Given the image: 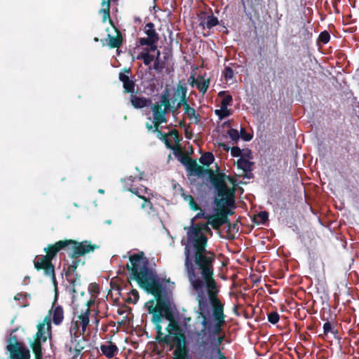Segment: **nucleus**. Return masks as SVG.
Wrapping results in <instances>:
<instances>
[{
  "mask_svg": "<svg viewBox=\"0 0 359 359\" xmlns=\"http://www.w3.org/2000/svg\"><path fill=\"white\" fill-rule=\"evenodd\" d=\"M210 224H194L187 229V243L184 247V266L193 290H201L204 285L217 284L214 278V263L216 254L208 250V238L212 236Z\"/></svg>",
  "mask_w": 359,
  "mask_h": 359,
  "instance_id": "obj_1",
  "label": "nucleus"
},
{
  "mask_svg": "<svg viewBox=\"0 0 359 359\" xmlns=\"http://www.w3.org/2000/svg\"><path fill=\"white\" fill-rule=\"evenodd\" d=\"M194 290L197 293L196 300L199 310L197 319L202 318L201 324L203 327L196 334L198 337L203 335L198 343V347L204 351L207 346L210 344L219 359L221 353H223L219 346L224 339V336L219 334L226 325V315L224 304L218 297L219 287L216 284L204 285L201 290Z\"/></svg>",
  "mask_w": 359,
  "mask_h": 359,
  "instance_id": "obj_2",
  "label": "nucleus"
},
{
  "mask_svg": "<svg viewBox=\"0 0 359 359\" xmlns=\"http://www.w3.org/2000/svg\"><path fill=\"white\" fill-rule=\"evenodd\" d=\"M130 263L126 269L130 272V278L135 280L139 286L147 293L154 295L157 301L154 308H149L152 316L158 315L160 318L165 317L167 320L174 319L167 302L161 299L163 284L161 279L149 266V260L143 252L133 254L129 257Z\"/></svg>",
  "mask_w": 359,
  "mask_h": 359,
  "instance_id": "obj_3",
  "label": "nucleus"
},
{
  "mask_svg": "<svg viewBox=\"0 0 359 359\" xmlns=\"http://www.w3.org/2000/svg\"><path fill=\"white\" fill-rule=\"evenodd\" d=\"M180 162L187 167L190 175L198 177L208 175L210 182L216 191L217 197L214 199V204L217 207L235 203V189H230L227 186L225 182L226 177H227L226 174L219 172L215 174L213 170L204 168L198 165L196 160L189 156H182Z\"/></svg>",
  "mask_w": 359,
  "mask_h": 359,
  "instance_id": "obj_4",
  "label": "nucleus"
},
{
  "mask_svg": "<svg viewBox=\"0 0 359 359\" xmlns=\"http://www.w3.org/2000/svg\"><path fill=\"white\" fill-rule=\"evenodd\" d=\"M161 320L158 315L152 316L151 322L155 325L157 332L156 340L160 344L170 346V349L175 348L173 359H189V349L186 335L179 323L175 319L168 320L170 323L166 327L168 334H164L161 325Z\"/></svg>",
  "mask_w": 359,
  "mask_h": 359,
  "instance_id": "obj_5",
  "label": "nucleus"
},
{
  "mask_svg": "<svg viewBox=\"0 0 359 359\" xmlns=\"http://www.w3.org/2000/svg\"><path fill=\"white\" fill-rule=\"evenodd\" d=\"M64 242H66L67 244L62 248V251L60 252L61 254H63L64 252H67L72 261L66 262V260H65L63 271L70 285L74 288L76 285L79 284L81 278V275L76 271L79 264L81 262L79 257L93 252L99 246L92 244L90 241L87 240L81 242L73 239L61 240V243Z\"/></svg>",
  "mask_w": 359,
  "mask_h": 359,
  "instance_id": "obj_6",
  "label": "nucleus"
},
{
  "mask_svg": "<svg viewBox=\"0 0 359 359\" xmlns=\"http://www.w3.org/2000/svg\"><path fill=\"white\" fill-rule=\"evenodd\" d=\"M66 242L61 243V240L53 244H49L43 249L45 255L41 257L36 256L34 261V268L37 271L43 270L44 275L50 277L55 282V266L52 263L57 255L62 251V248L66 246Z\"/></svg>",
  "mask_w": 359,
  "mask_h": 359,
  "instance_id": "obj_7",
  "label": "nucleus"
},
{
  "mask_svg": "<svg viewBox=\"0 0 359 359\" xmlns=\"http://www.w3.org/2000/svg\"><path fill=\"white\" fill-rule=\"evenodd\" d=\"M6 342V350L9 353V359H30L29 350L22 342L18 341L15 335L11 334Z\"/></svg>",
  "mask_w": 359,
  "mask_h": 359,
  "instance_id": "obj_8",
  "label": "nucleus"
},
{
  "mask_svg": "<svg viewBox=\"0 0 359 359\" xmlns=\"http://www.w3.org/2000/svg\"><path fill=\"white\" fill-rule=\"evenodd\" d=\"M111 27L115 30L116 36H111V34H108L107 38L105 40H102V46L105 45L104 41H107V45L109 47V48H119L123 44L122 34L114 24V26Z\"/></svg>",
  "mask_w": 359,
  "mask_h": 359,
  "instance_id": "obj_9",
  "label": "nucleus"
},
{
  "mask_svg": "<svg viewBox=\"0 0 359 359\" xmlns=\"http://www.w3.org/2000/svg\"><path fill=\"white\" fill-rule=\"evenodd\" d=\"M208 217V224H210L215 230L219 229L223 224L229 223V217H226V214L224 212H219V210L215 215H210V217Z\"/></svg>",
  "mask_w": 359,
  "mask_h": 359,
  "instance_id": "obj_10",
  "label": "nucleus"
},
{
  "mask_svg": "<svg viewBox=\"0 0 359 359\" xmlns=\"http://www.w3.org/2000/svg\"><path fill=\"white\" fill-rule=\"evenodd\" d=\"M119 80L123 83V87L124 88V93H134L135 83V81L130 79L128 75L124 73H119Z\"/></svg>",
  "mask_w": 359,
  "mask_h": 359,
  "instance_id": "obj_11",
  "label": "nucleus"
},
{
  "mask_svg": "<svg viewBox=\"0 0 359 359\" xmlns=\"http://www.w3.org/2000/svg\"><path fill=\"white\" fill-rule=\"evenodd\" d=\"M110 3L111 0H102V8L99 13L102 15V22H105L107 20L111 26H114V22L110 18Z\"/></svg>",
  "mask_w": 359,
  "mask_h": 359,
  "instance_id": "obj_12",
  "label": "nucleus"
},
{
  "mask_svg": "<svg viewBox=\"0 0 359 359\" xmlns=\"http://www.w3.org/2000/svg\"><path fill=\"white\" fill-rule=\"evenodd\" d=\"M130 102L134 108L142 109L148 106V104L151 102V100L144 97H138L132 93L130 95Z\"/></svg>",
  "mask_w": 359,
  "mask_h": 359,
  "instance_id": "obj_13",
  "label": "nucleus"
},
{
  "mask_svg": "<svg viewBox=\"0 0 359 359\" xmlns=\"http://www.w3.org/2000/svg\"><path fill=\"white\" fill-rule=\"evenodd\" d=\"M100 350L107 358H113L118 353V347L111 341H109L107 345H101Z\"/></svg>",
  "mask_w": 359,
  "mask_h": 359,
  "instance_id": "obj_14",
  "label": "nucleus"
},
{
  "mask_svg": "<svg viewBox=\"0 0 359 359\" xmlns=\"http://www.w3.org/2000/svg\"><path fill=\"white\" fill-rule=\"evenodd\" d=\"M233 100L232 96L231 95H226L221 102V108L223 111H225L224 114H219L220 111L219 109L215 110V114L218 115L220 119H222L224 117L229 116V110L227 107L231 103Z\"/></svg>",
  "mask_w": 359,
  "mask_h": 359,
  "instance_id": "obj_15",
  "label": "nucleus"
},
{
  "mask_svg": "<svg viewBox=\"0 0 359 359\" xmlns=\"http://www.w3.org/2000/svg\"><path fill=\"white\" fill-rule=\"evenodd\" d=\"M151 109L153 111L154 119L156 118V120L167 121L165 114L168 111L163 109L162 107L158 105V102H156L152 106Z\"/></svg>",
  "mask_w": 359,
  "mask_h": 359,
  "instance_id": "obj_16",
  "label": "nucleus"
},
{
  "mask_svg": "<svg viewBox=\"0 0 359 359\" xmlns=\"http://www.w3.org/2000/svg\"><path fill=\"white\" fill-rule=\"evenodd\" d=\"M177 98L170 100L169 99V91L166 90L164 93L161 95V102H158V105L161 107L163 106V109L165 110H169L170 109V104H175Z\"/></svg>",
  "mask_w": 359,
  "mask_h": 359,
  "instance_id": "obj_17",
  "label": "nucleus"
},
{
  "mask_svg": "<svg viewBox=\"0 0 359 359\" xmlns=\"http://www.w3.org/2000/svg\"><path fill=\"white\" fill-rule=\"evenodd\" d=\"M90 315V310L88 309H86L83 313L78 316V318L79 320L80 325L81 326L83 332H84L86 330V327L89 325Z\"/></svg>",
  "mask_w": 359,
  "mask_h": 359,
  "instance_id": "obj_18",
  "label": "nucleus"
},
{
  "mask_svg": "<svg viewBox=\"0 0 359 359\" xmlns=\"http://www.w3.org/2000/svg\"><path fill=\"white\" fill-rule=\"evenodd\" d=\"M144 32L147 35V37L155 41L158 42L159 36L158 33L154 29V25L152 22H148L146 24L144 27Z\"/></svg>",
  "mask_w": 359,
  "mask_h": 359,
  "instance_id": "obj_19",
  "label": "nucleus"
},
{
  "mask_svg": "<svg viewBox=\"0 0 359 359\" xmlns=\"http://www.w3.org/2000/svg\"><path fill=\"white\" fill-rule=\"evenodd\" d=\"M64 319V311L61 306H55L53 312V322L55 325H59Z\"/></svg>",
  "mask_w": 359,
  "mask_h": 359,
  "instance_id": "obj_20",
  "label": "nucleus"
},
{
  "mask_svg": "<svg viewBox=\"0 0 359 359\" xmlns=\"http://www.w3.org/2000/svg\"><path fill=\"white\" fill-rule=\"evenodd\" d=\"M43 341L34 340L30 344V347L34 354L35 359H43L42 344Z\"/></svg>",
  "mask_w": 359,
  "mask_h": 359,
  "instance_id": "obj_21",
  "label": "nucleus"
},
{
  "mask_svg": "<svg viewBox=\"0 0 359 359\" xmlns=\"http://www.w3.org/2000/svg\"><path fill=\"white\" fill-rule=\"evenodd\" d=\"M137 60H142L143 62L145 65H149L151 62L154 60V56L150 55L149 53V49L147 48H144V51L140 53L137 56Z\"/></svg>",
  "mask_w": 359,
  "mask_h": 359,
  "instance_id": "obj_22",
  "label": "nucleus"
},
{
  "mask_svg": "<svg viewBox=\"0 0 359 359\" xmlns=\"http://www.w3.org/2000/svg\"><path fill=\"white\" fill-rule=\"evenodd\" d=\"M157 137L163 141L168 149L174 150L175 149V146L172 144L170 140L168 138V133H162L161 130L156 133Z\"/></svg>",
  "mask_w": 359,
  "mask_h": 359,
  "instance_id": "obj_23",
  "label": "nucleus"
},
{
  "mask_svg": "<svg viewBox=\"0 0 359 359\" xmlns=\"http://www.w3.org/2000/svg\"><path fill=\"white\" fill-rule=\"evenodd\" d=\"M253 163L243 158H241L237 161L238 168L243 170L244 172L250 171Z\"/></svg>",
  "mask_w": 359,
  "mask_h": 359,
  "instance_id": "obj_24",
  "label": "nucleus"
},
{
  "mask_svg": "<svg viewBox=\"0 0 359 359\" xmlns=\"http://www.w3.org/2000/svg\"><path fill=\"white\" fill-rule=\"evenodd\" d=\"M128 190L135 194L137 197H139L141 199H144L145 198H147L145 196H144V194H147V191H149L148 188L144 187V186H142L141 187H130L128 189Z\"/></svg>",
  "mask_w": 359,
  "mask_h": 359,
  "instance_id": "obj_25",
  "label": "nucleus"
},
{
  "mask_svg": "<svg viewBox=\"0 0 359 359\" xmlns=\"http://www.w3.org/2000/svg\"><path fill=\"white\" fill-rule=\"evenodd\" d=\"M141 208L145 210L149 215H154L156 213V210L154 207L149 198H145L143 199V203L141 204Z\"/></svg>",
  "mask_w": 359,
  "mask_h": 359,
  "instance_id": "obj_26",
  "label": "nucleus"
},
{
  "mask_svg": "<svg viewBox=\"0 0 359 359\" xmlns=\"http://www.w3.org/2000/svg\"><path fill=\"white\" fill-rule=\"evenodd\" d=\"M184 110V113L187 115L189 119H194V123L195 124H198L199 123L201 116L199 114L196 113V110L193 107L189 106L186 107Z\"/></svg>",
  "mask_w": 359,
  "mask_h": 359,
  "instance_id": "obj_27",
  "label": "nucleus"
},
{
  "mask_svg": "<svg viewBox=\"0 0 359 359\" xmlns=\"http://www.w3.org/2000/svg\"><path fill=\"white\" fill-rule=\"evenodd\" d=\"M215 160L214 155L211 152H205L199 158V161L204 166L208 167L211 165Z\"/></svg>",
  "mask_w": 359,
  "mask_h": 359,
  "instance_id": "obj_28",
  "label": "nucleus"
},
{
  "mask_svg": "<svg viewBox=\"0 0 359 359\" xmlns=\"http://www.w3.org/2000/svg\"><path fill=\"white\" fill-rule=\"evenodd\" d=\"M166 123H167V121L156 120V119H154L153 125L149 123H147L146 128L149 131L156 133L160 131L159 127H160L161 124Z\"/></svg>",
  "mask_w": 359,
  "mask_h": 359,
  "instance_id": "obj_29",
  "label": "nucleus"
},
{
  "mask_svg": "<svg viewBox=\"0 0 359 359\" xmlns=\"http://www.w3.org/2000/svg\"><path fill=\"white\" fill-rule=\"evenodd\" d=\"M160 50H157L156 57L155 58L153 69L157 72H161L165 67V63L164 61H161L160 59Z\"/></svg>",
  "mask_w": 359,
  "mask_h": 359,
  "instance_id": "obj_30",
  "label": "nucleus"
},
{
  "mask_svg": "<svg viewBox=\"0 0 359 359\" xmlns=\"http://www.w3.org/2000/svg\"><path fill=\"white\" fill-rule=\"evenodd\" d=\"M198 79H202V81H198V83H197V88L200 92L204 94L206 93L209 87L210 79H205L201 76H198Z\"/></svg>",
  "mask_w": 359,
  "mask_h": 359,
  "instance_id": "obj_31",
  "label": "nucleus"
},
{
  "mask_svg": "<svg viewBox=\"0 0 359 359\" xmlns=\"http://www.w3.org/2000/svg\"><path fill=\"white\" fill-rule=\"evenodd\" d=\"M225 224L227 225V236L226 238L229 239V240H233L235 238V236L233 233H231V231H234L236 232H238V227L237 226L236 224H232L230 222V221L229 220V223H226Z\"/></svg>",
  "mask_w": 359,
  "mask_h": 359,
  "instance_id": "obj_32",
  "label": "nucleus"
},
{
  "mask_svg": "<svg viewBox=\"0 0 359 359\" xmlns=\"http://www.w3.org/2000/svg\"><path fill=\"white\" fill-rule=\"evenodd\" d=\"M129 294L130 296L126 299V302L129 304H135L139 299L138 291L135 289H133Z\"/></svg>",
  "mask_w": 359,
  "mask_h": 359,
  "instance_id": "obj_33",
  "label": "nucleus"
},
{
  "mask_svg": "<svg viewBox=\"0 0 359 359\" xmlns=\"http://www.w3.org/2000/svg\"><path fill=\"white\" fill-rule=\"evenodd\" d=\"M219 23L217 18L215 17L213 15H208L206 20V27L208 29H210L216 25H217Z\"/></svg>",
  "mask_w": 359,
  "mask_h": 359,
  "instance_id": "obj_34",
  "label": "nucleus"
},
{
  "mask_svg": "<svg viewBox=\"0 0 359 359\" xmlns=\"http://www.w3.org/2000/svg\"><path fill=\"white\" fill-rule=\"evenodd\" d=\"M268 321L271 324H276L280 319V316L277 311H273L267 315Z\"/></svg>",
  "mask_w": 359,
  "mask_h": 359,
  "instance_id": "obj_35",
  "label": "nucleus"
},
{
  "mask_svg": "<svg viewBox=\"0 0 359 359\" xmlns=\"http://www.w3.org/2000/svg\"><path fill=\"white\" fill-rule=\"evenodd\" d=\"M223 75L226 81H230L233 79L234 76L233 70L229 67H225L223 72Z\"/></svg>",
  "mask_w": 359,
  "mask_h": 359,
  "instance_id": "obj_36",
  "label": "nucleus"
},
{
  "mask_svg": "<svg viewBox=\"0 0 359 359\" xmlns=\"http://www.w3.org/2000/svg\"><path fill=\"white\" fill-rule=\"evenodd\" d=\"M227 134L229 137L231 139L232 141L237 142L240 138V135L238 131L236 129L231 128L227 131Z\"/></svg>",
  "mask_w": 359,
  "mask_h": 359,
  "instance_id": "obj_37",
  "label": "nucleus"
},
{
  "mask_svg": "<svg viewBox=\"0 0 359 359\" xmlns=\"http://www.w3.org/2000/svg\"><path fill=\"white\" fill-rule=\"evenodd\" d=\"M257 217L259 219L257 222V224H264L269 219V214L266 211L259 212Z\"/></svg>",
  "mask_w": 359,
  "mask_h": 359,
  "instance_id": "obj_38",
  "label": "nucleus"
},
{
  "mask_svg": "<svg viewBox=\"0 0 359 359\" xmlns=\"http://www.w3.org/2000/svg\"><path fill=\"white\" fill-rule=\"evenodd\" d=\"M187 88L185 86L182 85L181 81L179 82L175 91V95L177 96H182V95H187Z\"/></svg>",
  "mask_w": 359,
  "mask_h": 359,
  "instance_id": "obj_39",
  "label": "nucleus"
},
{
  "mask_svg": "<svg viewBox=\"0 0 359 359\" xmlns=\"http://www.w3.org/2000/svg\"><path fill=\"white\" fill-rule=\"evenodd\" d=\"M47 325V327L48 328H50V319L46 316L43 320V323H40L38 325H37V330H39V329L40 328L41 329V332H45V326Z\"/></svg>",
  "mask_w": 359,
  "mask_h": 359,
  "instance_id": "obj_40",
  "label": "nucleus"
},
{
  "mask_svg": "<svg viewBox=\"0 0 359 359\" xmlns=\"http://www.w3.org/2000/svg\"><path fill=\"white\" fill-rule=\"evenodd\" d=\"M187 198H189V206L191 210H193L194 211L201 210V207L195 201L194 198L192 196L189 195V196H187Z\"/></svg>",
  "mask_w": 359,
  "mask_h": 359,
  "instance_id": "obj_41",
  "label": "nucleus"
},
{
  "mask_svg": "<svg viewBox=\"0 0 359 359\" xmlns=\"http://www.w3.org/2000/svg\"><path fill=\"white\" fill-rule=\"evenodd\" d=\"M318 39L320 42L327 43L330 39V34L327 31L322 32L319 35Z\"/></svg>",
  "mask_w": 359,
  "mask_h": 359,
  "instance_id": "obj_42",
  "label": "nucleus"
},
{
  "mask_svg": "<svg viewBox=\"0 0 359 359\" xmlns=\"http://www.w3.org/2000/svg\"><path fill=\"white\" fill-rule=\"evenodd\" d=\"M329 333H334V328L332 327L331 323L329 321H327L323 325V334L325 335H327Z\"/></svg>",
  "mask_w": 359,
  "mask_h": 359,
  "instance_id": "obj_43",
  "label": "nucleus"
},
{
  "mask_svg": "<svg viewBox=\"0 0 359 359\" xmlns=\"http://www.w3.org/2000/svg\"><path fill=\"white\" fill-rule=\"evenodd\" d=\"M240 137L245 141H250L252 139V135L250 133H247L244 128H241V132L239 133Z\"/></svg>",
  "mask_w": 359,
  "mask_h": 359,
  "instance_id": "obj_44",
  "label": "nucleus"
},
{
  "mask_svg": "<svg viewBox=\"0 0 359 359\" xmlns=\"http://www.w3.org/2000/svg\"><path fill=\"white\" fill-rule=\"evenodd\" d=\"M34 340H39L43 342H46L47 340V337L45 335V332H41L40 328L34 335Z\"/></svg>",
  "mask_w": 359,
  "mask_h": 359,
  "instance_id": "obj_45",
  "label": "nucleus"
},
{
  "mask_svg": "<svg viewBox=\"0 0 359 359\" xmlns=\"http://www.w3.org/2000/svg\"><path fill=\"white\" fill-rule=\"evenodd\" d=\"M169 136L173 137L175 143L178 145L181 141L180 137L179 132L176 129H173L168 133Z\"/></svg>",
  "mask_w": 359,
  "mask_h": 359,
  "instance_id": "obj_46",
  "label": "nucleus"
},
{
  "mask_svg": "<svg viewBox=\"0 0 359 359\" xmlns=\"http://www.w3.org/2000/svg\"><path fill=\"white\" fill-rule=\"evenodd\" d=\"M178 104V107H181L182 106L184 107V109L189 107V104H188L187 102V95H182V96H180V101L177 102Z\"/></svg>",
  "mask_w": 359,
  "mask_h": 359,
  "instance_id": "obj_47",
  "label": "nucleus"
},
{
  "mask_svg": "<svg viewBox=\"0 0 359 359\" xmlns=\"http://www.w3.org/2000/svg\"><path fill=\"white\" fill-rule=\"evenodd\" d=\"M234 206V203H232L231 205H225L223 207H218L219 208V212H224L226 214V217H228L229 215H231L233 214V212L228 208V207Z\"/></svg>",
  "mask_w": 359,
  "mask_h": 359,
  "instance_id": "obj_48",
  "label": "nucleus"
},
{
  "mask_svg": "<svg viewBox=\"0 0 359 359\" xmlns=\"http://www.w3.org/2000/svg\"><path fill=\"white\" fill-rule=\"evenodd\" d=\"M139 42L141 46H147L149 45H152V43H156L155 41H154L153 40H151V39H149L148 37L140 38L139 39Z\"/></svg>",
  "mask_w": 359,
  "mask_h": 359,
  "instance_id": "obj_49",
  "label": "nucleus"
},
{
  "mask_svg": "<svg viewBox=\"0 0 359 359\" xmlns=\"http://www.w3.org/2000/svg\"><path fill=\"white\" fill-rule=\"evenodd\" d=\"M231 154L233 157H239L242 155V151L238 147H233L231 149Z\"/></svg>",
  "mask_w": 359,
  "mask_h": 359,
  "instance_id": "obj_50",
  "label": "nucleus"
},
{
  "mask_svg": "<svg viewBox=\"0 0 359 359\" xmlns=\"http://www.w3.org/2000/svg\"><path fill=\"white\" fill-rule=\"evenodd\" d=\"M199 210H200V212L196 214L195 217L196 218H203L208 221V219H209L208 217H210V215L205 214L204 212L202 211L201 209Z\"/></svg>",
  "mask_w": 359,
  "mask_h": 359,
  "instance_id": "obj_51",
  "label": "nucleus"
},
{
  "mask_svg": "<svg viewBox=\"0 0 359 359\" xmlns=\"http://www.w3.org/2000/svg\"><path fill=\"white\" fill-rule=\"evenodd\" d=\"M135 179V177H133V176H130V177H126L124 179V182L125 183L127 184V185H130L133 182H134V180Z\"/></svg>",
  "mask_w": 359,
  "mask_h": 359,
  "instance_id": "obj_52",
  "label": "nucleus"
},
{
  "mask_svg": "<svg viewBox=\"0 0 359 359\" xmlns=\"http://www.w3.org/2000/svg\"><path fill=\"white\" fill-rule=\"evenodd\" d=\"M189 128H186L184 130V134L186 138L191 140L192 138V132L189 130Z\"/></svg>",
  "mask_w": 359,
  "mask_h": 359,
  "instance_id": "obj_53",
  "label": "nucleus"
},
{
  "mask_svg": "<svg viewBox=\"0 0 359 359\" xmlns=\"http://www.w3.org/2000/svg\"><path fill=\"white\" fill-rule=\"evenodd\" d=\"M180 107H178V104H177L176 106L175 105H172L170 104V109H169L168 111H171L172 114H175L177 113V111H178V109H180Z\"/></svg>",
  "mask_w": 359,
  "mask_h": 359,
  "instance_id": "obj_54",
  "label": "nucleus"
},
{
  "mask_svg": "<svg viewBox=\"0 0 359 359\" xmlns=\"http://www.w3.org/2000/svg\"><path fill=\"white\" fill-rule=\"evenodd\" d=\"M95 303V300L94 299H89L86 302V309H88L90 310V307L91 306Z\"/></svg>",
  "mask_w": 359,
  "mask_h": 359,
  "instance_id": "obj_55",
  "label": "nucleus"
},
{
  "mask_svg": "<svg viewBox=\"0 0 359 359\" xmlns=\"http://www.w3.org/2000/svg\"><path fill=\"white\" fill-rule=\"evenodd\" d=\"M179 126H180V128H184V129L186 128H190V125H187V124H186V123H185V121L184 120H182V121H180Z\"/></svg>",
  "mask_w": 359,
  "mask_h": 359,
  "instance_id": "obj_56",
  "label": "nucleus"
},
{
  "mask_svg": "<svg viewBox=\"0 0 359 359\" xmlns=\"http://www.w3.org/2000/svg\"><path fill=\"white\" fill-rule=\"evenodd\" d=\"M23 297H25V295H24L22 293H18L15 295L14 299L15 300H20Z\"/></svg>",
  "mask_w": 359,
  "mask_h": 359,
  "instance_id": "obj_57",
  "label": "nucleus"
},
{
  "mask_svg": "<svg viewBox=\"0 0 359 359\" xmlns=\"http://www.w3.org/2000/svg\"><path fill=\"white\" fill-rule=\"evenodd\" d=\"M190 79H192V81H191V86H192V87H194V85H196V86H197V83H198V81H197L195 79V78H194V75L191 76Z\"/></svg>",
  "mask_w": 359,
  "mask_h": 359,
  "instance_id": "obj_58",
  "label": "nucleus"
},
{
  "mask_svg": "<svg viewBox=\"0 0 359 359\" xmlns=\"http://www.w3.org/2000/svg\"><path fill=\"white\" fill-rule=\"evenodd\" d=\"M79 328L78 322L74 323V325L73 327H71L70 332L72 333L73 330H75V333L77 332V330Z\"/></svg>",
  "mask_w": 359,
  "mask_h": 359,
  "instance_id": "obj_59",
  "label": "nucleus"
},
{
  "mask_svg": "<svg viewBox=\"0 0 359 359\" xmlns=\"http://www.w3.org/2000/svg\"><path fill=\"white\" fill-rule=\"evenodd\" d=\"M148 46H149V51H155L157 49L156 43H152V45H149Z\"/></svg>",
  "mask_w": 359,
  "mask_h": 359,
  "instance_id": "obj_60",
  "label": "nucleus"
},
{
  "mask_svg": "<svg viewBox=\"0 0 359 359\" xmlns=\"http://www.w3.org/2000/svg\"><path fill=\"white\" fill-rule=\"evenodd\" d=\"M226 179H227L233 185H236V180L233 177L227 175V177H226Z\"/></svg>",
  "mask_w": 359,
  "mask_h": 359,
  "instance_id": "obj_61",
  "label": "nucleus"
},
{
  "mask_svg": "<svg viewBox=\"0 0 359 359\" xmlns=\"http://www.w3.org/2000/svg\"><path fill=\"white\" fill-rule=\"evenodd\" d=\"M74 354L79 356V355L81 354V350L79 348H75Z\"/></svg>",
  "mask_w": 359,
  "mask_h": 359,
  "instance_id": "obj_62",
  "label": "nucleus"
},
{
  "mask_svg": "<svg viewBox=\"0 0 359 359\" xmlns=\"http://www.w3.org/2000/svg\"><path fill=\"white\" fill-rule=\"evenodd\" d=\"M226 94V92L225 91H220L219 93H218V96L219 97H223Z\"/></svg>",
  "mask_w": 359,
  "mask_h": 359,
  "instance_id": "obj_63",
  "label": "nucleus"
},
{
  "mask_svg": "<svg viewBox=\"0 0 359 359\" xmlns=\"http://www.w3.org/2000/svg\"><path fill=\"white\" fill-rule=\"evenodd\" d=\"M123 71H124V72H126V73L131 74V70H130V68H124V69H123Z\"/></svg>",
  "mask_w": 359,
  "mask_h": 359,
  "instance_id": "obj_64",
  "label": "nucleus"
}]
</instances>
